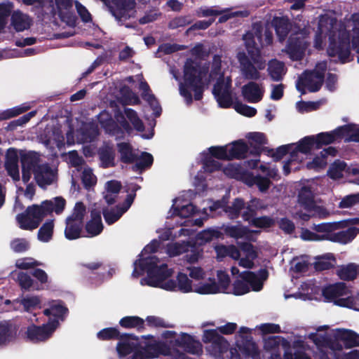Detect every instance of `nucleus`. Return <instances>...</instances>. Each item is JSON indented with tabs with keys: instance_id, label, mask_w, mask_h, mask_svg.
<instances>
[{
	"instance_id": "42",
	"label": "nucleus",
	"mask_w": 359,
	"mask_h": 359,
	"mask_svg": "<svg viewBox=\"0 0 359 359\" xmlns=\"http://www.w3.org/2000/svg\"><path fill=\"white\" fill-rule=\"evenodd\" d=\"M297 149L302 154H309L313 149H316L315 136H306L301 139L299 141L298 144L297 145Z\"/></svg>"
},
{
	"instance_id": "39",
	"label": "nucleus",
	"mask_w": 359,
	"mask_h": 359,
	"mask_svg": "<svg viewBox=\"0 0 359 359\" xmlns=\"http://www.w3.org/2000/svg\"><path fill=\"white\" fill-rule=\"evenodd\" d=\"M176 290L183 293H188L193 291L192 281L188 278L187 274L182 272L178 273L174 291Z\"/></svg>"
},
{
	"instance_id": "59",
	"label": "nucleus",
	"mask_w": 359,
	"mask_h": 359,
	"mask_svg": "<svg viewBox=\"0 0 359 359\" xmlns=\"http://www.w3.org/2000/svg\"><path fill=\"white\" fill-rule=\"evenodd\" d=\"M53 316L63 320L69 310L62 301H58L51 304Z\"/></svg>"
},
{
	"instance_id": "17",
	"label": "nucleus",
	"mask_w": 359,
	"mask_h": 359,
	"mask_svg": "<svg viewBox=\"0 0 359 359\" xmlns=\"http://www.w3.org/2000/svg\"><path fill=\"white\" fill-rule=\"evenodd\" d=\"M18 161L17 150L14 148H9L6 154L5 168L8 175L14 181L20 180Z\"/></svg>"
},
{
	"instance_id": "58",
	"label": "nucleus",
	"mask_w": 359,
	"mask_h": 359,
	"mask_svg": "<svg viewBox=\"0 0 359 359\" xmlns=\"http://www.w3.org/2000/svg\"><path fill=\"white\" fill-rule=\"evenodd\" d=\"M242 353L248 358H255L259 357V351L257 348V346L255 342L251 340H247V342L243 346V347L240 348Z\"/></svg>"
},
{
	"instance_id": "40",
	"label": "nucleus",
	"mask_w": 359,
	"mask_h": 359,
	"mask_svg": "<svg viewBox=\"0 0 359 359\" xmlns=\"http://www.w3.org/2000/svg\"><path fill=\"white\" fill-rule=\"evenodd\" d=\"M135 164L133 165V170H143L149 168L154 162L153 156L146 151L142 153L140 157L137 156V160L135 161Z\"/></svg>"
},
{
	"instance_id": "38",
	"label": "nucleus",
	"mask_w": 359,
	"mask_h": 359,
	"mask_svg": "<svg viewBox=\"0 0 359 359\" xmlns=\"http://www.w3.org/2000/svg\"><path fill=\"white\" fill-rule=\"evenodd\" d=\"M276 34L280 40H283L287 36L290 29L288 19L285 18H275L273 20Z\"/></svg>"
},
{
	"instance_id": "12",
	"label": "nucleus",
	"mask_w": 359,
	"mask_h": 359,
	"mask_svg": "<svg viewBox=\"0 0 359 359\" xmlns=\"http://www.w3.org/2000/svg\"><path fill=\"white\" fill-rule=\"evenodd\" d=\"M118 339L116 351L121 358L133 353L140 346L138 337L133 334H122Z\"/></svg>"
},
{
	"instance_id": "16",
	"label": "nucleus",
	"mask_w": 359,
	"mask_h": 359,
	"mask_svg": "<svg viewBox=\"0 0 359 359\" xmlns=\"http://www.w3.org/2000/svg\"><path fill=\"white\" fill-rule=\"evenodd\" d=\"M240 276L245 282L248 283L252 290L258 292L263 287L262 280L268 278L269 272L266 269H261L258 271V276L252 271H246L243 272Z\"/></svg>"
},
{
	"instance_id": "56",
	"label": "nucleus",
	"mask_w": 359,
	"mask_h": 359,
	"mask_svg": "<svg viewBox=\"0 0 359 359\" xmlns=\"http://www.w3.org/2000/svg\"><path fill=\"white\" fill-rule=\"evenodd\" d=\"M233 109L240 114L247 116L253 117L257 114V109L252 107L243 104L239 101H236Z\"/></svg>"
},
{
	"instance_id": "2",
	"label": "nucleus",
	"mask_w": 359,
	"mask_h": 359,
	"mask_svg": "<svg viewBox=\"0 0 359 359\" xmlns=\"http://www.w3.org/2000/svg\"><path fill=\"white\" fill-rule=\"evenodd\" d=\"M66 204V200L62 196L44 200L39 205H29L25 212L17 215L16 221L21 229L32 231L38 228L43 219L53 212L61 215Z\"/></svg>"
},
{
	"instance_id": "35",
	"label": "nucleus",
	"mask_w": 359,
	"mask_h": 359,
	"mask_svg": "<svg viewBox=\"0 0 359 359\" xmlns=\"http://www.w3.org/2000/svg\"><path fill=\"white\" fill-rule=\"evenodd\" d=\"M151 92L152 91H142L141 96L142 99L149 104L153 110L154 117L158 118L162 113V108L155 95L151 93Z\"/></svg>"
},
{
	"instance_id": "14",
	"label": "nucleus",
	"mask_w": 359,
	"mask_h": 359,
	"mask_svg": "<svg viewBox=\"0 0 359 359\" xmlns=\"http://www.w3.org/2000/svg\"><path fill=\"white\" fill-rule=\"evenodd\" d=\"M32 174L36 184L43 189H46L54 181L53 170L48 163H41Z\"/></svg>"
},
{
	"instance_id": "25",
	"label": "nucleus",
	"mask_w": 359,
	"mask_h": 359,
	"mask_svg": "<svg viewBox=\"0 0 359 359\" xmlns=\"http://www.w3.org/2000/svg\"><path fill=\"white\" fill-rule=\"evenodd\" d=\"M337 338L339 341L343 342L346 348L359 346V334L351 330H339Z\"/></svg>"
},
{
	"instance_id": "10",
	"label": "nucleus",
	"mask_w": 359,
	"mask_h": 359,
	"mask_svg": "<svg viewBox=\"0 0 359 359\" xmlns=\"http://www.w3.org/2000/svg\"><path fill=\"white\" fill-rule=\"evenodd\" d=\"M354 130L353 124H346L337 127L330 132L320 133L315 136L316 149H320L324 145H327L342 139Z\"/></svg>"
},
{
	"instance_id": "55",
	"label": "nucleus",
	"mask_w": 359,
	"mask_h": 359,
	"mask_svg": "<svg viewBox=\"0 0 359 359\" xmlns=\"http://www.w3.org/2000/svg\"><path fill=\"white\" fill-rule=\"evenodd\" d=\"M212 157L219 160L230 161L227 146H213L209 148Z\"/></svg>"
},
{
	"instance_id": "52",
	"label": "nucleus",
	"mask_w": 359,
	"mask_h": 359,
	"mask_svg": "<svg viewBox=\"0 0 359 359\" xmlns=\"http://www.w3.org/2000/svg\"><path fill=\"white\" fill-rule=\"evenodd\" d=\"M125 115V117L130 121L136 130L142 132L144 130L142 121L138 117L137 112L134 109H126Z\"/></svg>"
},
{
	"instance_id": "21",
	"label": "nucleus",
	"mask_w": 359,
	"mask_h": 359,
	"mask_svg": "<svg viewBox=\"0 0 359 359\" xmlns=\"http://www.w3.org/2000/svg\"><path fill=\"white\" fill-rule=\"evenodd\" d=\"M97 154L100 161L101 166L103 168L114 167L115 150L112 146L105 144L98 149Z\"/></svg>"
},
{
	"instance_id": "44",
	"label": "nucleus",
	"mask_w": 359,
	"mask_h": 359,
	"mask_svg": "<svg viewBox=\"0 0 359 359\" xmlns=\"http://www.w3.org/2000/svg\"><path fill=\"white\" fill-rule=\"evenodd\" d=\"M102 128L104 130L106 133L116 136V138H122L124 136V131L113 118L108 120V122L105 123Z\"/></svg>"
},
{
	"instance_id": "18",
	"label": "nucleus",
	"mask_w": 359,
	"mask_h": 359,
	"mask_svg": "<svg viewBox=\"0 0 359 359\" xmlns=\"http://www.w3.org/2000/svg\"><path fill=\"white\" fill-rule=\"evenodd\" d=\"M348 289L344 283H337L325 287L322 290V294L328 302H333L346 295Z\"/></svg>"
},
{
	"instance_id": "23",
	"label": "nucleus",
	"mask_w": 359,
	"mask_h": 359,
	"mask_svg": "<svg viewBox=\"0 0 359 359\" xmlns=\"http://www.w3.org/2000/svg\"><path fill=\"white\" fill-rule=\"evenodd\" d=\"M142 348L149 358H155L161 355H168L170 353V347L163 341H155L154 343L147 344Z\"/></svg>"
},
{
	"instance_id": "61",
	"label": "nucleus",
	"mask_w": 359,
	"mask_h": 359,
	"mask_svg": "<svg viewBox=\"0 0 359 359\" xmlns=\"http://www.w3.org/2000/svg\"><path fill=\"white\" fill-rule=\"evenodd\" d=\"M17 280L22 290H30L33 287L34 280L31 276L26 273H18Z\"/></svg>"
},
{
	"instance_id": "45",
	"label": "nucleus",
	"mask_w": 359,
	"mask_h": 359,
	"mask_svg": "<svg viewBox=\"0 0 359 359\" xmlns=\"http://www.w3.org/2000/svg\"><path fill=\"white\" fill-rule=\"evenodd\" d=\"M30 108L29 105L23 104L20 106L15 107L11 109H6L0 113V121L7 120L11 118L17 116L27 111Z\"/></svg>"
},
{
	"instance_id": "5",
	"label": "nucleus",
	"mask_w": 359,
	"mask_h": 359,
	"mask_svg": "<svg viewBox=\"0 0 359 359\" xmlns=\"http://www.w3.org/2000/svg\"><path fill=\"white\" fill-rule=\"evenodd\" d=\"M55 9L61 20L70 26L74 25L76 17L74 9L84 22H90L91 15L87 8L78 1L54 0Z\"/></svg>"
},
{
	"instance_id": "47",
	"label": "nucleus",
	"mask_w": 359,
	"mask_h": 359,
	"mask_svg": "<svg viewBox=\"0 0 359 359\" xmlns=\"http://www.w3.org/2000/svg\"><path fill=\"white\" fill-rule=\"evenodd\" d=\"M292 147L293 144H284L277 147L275 151L273 149L268 148L267 154L273 158L274 161L277 162L280 161L286 154H289Z\"/></svg>"
},
{
	"instance_id": "9",
	"label": "nucleus",
	"mask_w": 359,
	"mask_h": 359,
	"mask_svg": "<svg viewBox=\"0 0 359 359\" xmlns=\"http://www.w3.org/2000/svg\"><path fill=\"white\" fill-rule=\"evenodd\" d=\"M88 269V279L92 284L101 285L104 280L111 279L115 273L114 268L107 269L105 265L101 262H90L81 264Z\"/></svg>"
},
{
	"instance_id": "32",
	"label": "nucleus",
	"mask_w": 359,
	"mask_h": 359,
	"mask_svg": "<svg viewBox=\"0 0 359 359\" xmlns=\"http://www.w3.org/2000/svg\"><path fill=\"white\" fill-rule=\"evenodd\" d=\"M82 227V222L73 220L72 218H67L65 229V238L70 241L80 238Z\"/></svg>"
},
{
	"instance_id": "33",
	"label": "nucleus",
	"mask_w": 359,
	"mask_h": 359,
	"mask_svg": "<svg viewBox=\"0 0 359 359\" xmlns=\"http://www.w3.org/2000/svg\"><path fill=\"white\" fill-rule=\"evenodd\" d=\"M217 259H222L226 257H229L234 260H238L241 257L239 250L234 245H219L215 248Z\"/></svg>"
},
{
	"instance_id": "37",
	"label": "nucleus",
	"mask_w": 359,
	"mask_h": 359,
	"mask_svg": "<svg viewBox=\"0 0 359 359\" xmlns=\"http://www.w3.org/2000/svg\"><path fill=\"white\" fill-rule=\"evenodd\" d=\"M53 219L46 221L39 229L37 235L38 239L44 243L48 242L53 237Z\"/></svg>"
},
{
	"instance_id": "34",
	"label": "nucleus",
	"mask_w": 359,
	"mask_h": 359,
	"mask_svg": "<svg viewBox=\"0 0 359 359\" xmlns=\"http://www.w3.org/2000/svg\"><path fill=\"white\" fill-rule=\"evenodd\" d=\"M12 25L18 32L27 29L31 25V20L28 15L19 11H15L11 18Z\"/></svg>"
},
{
	"instance_id": "1",
	"label": "nucleus",
	"mask_w": 359,
	"mask_h": 359,
	"mask_svg": "<svg viewBox=\"0 0 359 359\" xmlns=\"http://www.w3.org/2000/svg\"><path fill=\"white\" fill-rule=\"evenodd\" d=\"M220 66L221 59L217 55L214 57L210 69L207 65L195 67L187 62L184 75L185 87L202 89L208 88L212 83L213 90H229L231 84L230 76L221 72Z\"/></svg>"
},
{
	"instance_id": "31",
	"label": "nucleus",
	"mask_w": 359,
	"mask_h": 359,
	"mask_svg": "<svg viewBox=\"0 0 359 359\" xmlns=\"http://www.w3.org/2000/svg\"><path fill=\"white\" fill-rule=\"evenodd\" d=\"M298 201L306 210H313L316 207L313 194L308 187H303L299 192Z\"/></svg>"
},
{
	"instance_id": "26",
	"label": "nucleus",
	"mask_w": 359,
	"mask_h": 359,
	"mask_svg": "<svg viewBox=\"0 0 359 359\" xmlns=\"http://www.w3.org/2000/svg\"><path fill=\"white\" fill-rule=\"evenodd\" d=\"M99 135L98 126L93 122L83 124L79 131L81 140L84 143L95 141Z\"/></svg>"
},
{
	"instance_id": "41",
	"label": "nucleus",
	"mask_w": 359,
	"mask_h": 359,
	"mask_svg": "<svg viewBox=\"0 0 359 359\" xmlns=\"http://www.w3.org/2000/svg\"><path fill=\"white\" fill-rule=\"evenodd\" d=\"M335 262L336 259L332 254H327L315 262L314 268L318 271L329 270L334 266Z\"/></svg>"
},
{
	"instance_id": "7",
	"label": "nucleus",
	"mask_w": 359,
	"mask_h": 359,
	"mask_svg": "<svg viewBox=\"0 0 359 359\" xmlns=\"http://www.w3.org/2000/svg\"><path fill=\"white\" fill-rule=\"evenodd\" d=\"M297 29L291 35L287 47V53L294 60H298L302 57L304 51L309 44L306 39L310 33L308 28H302L299 26Z\"/></svg>"
},
{
	"instance_id": "19",
	"label": "nucleus",
	"mask_w": 359,
	"mask_h": 359,
	"mask_svg": "<svg viewBox=\"0 0 359 359\" xmlns=\"http://www.w3.org/2000/svg\"><path fill=\"white\" fill-rule=\"evenodd\" d=\"M358 233V228L349 227L346 230L327 234L326 241L339 243L341 244H346L349 242H351Z\"/></svg>"
},
{
	"instance_id": "46",
	"label": "nucleus",
	"mask_w": 359,
	"mask_h": 359,
	"mask_svg": "<svg viewBox=\"0 0 359 359\" xmlns=\"http://www.w3.org/2000/svg\"><path fill=\"white\" fill-rule=\"evenodd\" d=\"M122 334L120 333L119 330L116 327H107L101 330L97 334V337L100 340H112L118 339Z\"/></svg>"
},
{
	"instance_id": "64",
	"label": "nucleus",
	"mask_w": 359,
	"mask_h": 359,
	"mask_svg": "<svg viewBox=\"0 0 359 359\" xmlns=\"http://www.w3.org/2000/svg\"><path fill=\"white\" fill-rule=\"evenodd\" d=\"M196 212V206L192 203L182 205L181 208L176 207L174 209V213L183 218H187Z\"/></svg>"
},
{
	"instance_id": "63",
	"label": "nucleus",
	"mask_w": 359,
	"mask_h": 359,
	"mask_svg": "<svg viewBox=\"0 0 359 359\" xmlns=\"http://www.w3.org/2000/svg\"><path fill=\"white\" fill-rule=\"evenodd\" d=\"M11 248L17 253L24 252L29 250V243L25 238H15L11 243Z\"/></svg>"
},
{
	"instance_id": "51",
	"label": "nucleus",
	"mask_w": 359,
	"mask_h": 359,
	"mask_svg": "<svg viewBox=\"0 0 359 359\" xmlns=\"http://www.w3.org/2000/svg\"><path fill=\"white\" fill-rule=\"evenodd\" d=\"M117 211L111 209L109 210L107 208H103L102 215L107 224L111 225L118 221L124 212H122V210L119 205H116Z\"/></svg>"
},
{
	"instance_id": "27",
	"label": "nucleus",
	"mask_w": 359,
	"mask_h": 359,
	"mask_svg": "<svg viewBox=\"0 0 359 359\" xmlns=\"http://www.w3.org/2000/svg\"><path fill=\"white\" fill-rule=\"evenodd\" d=\"M120 154V161L126 164L133 163L137 160V154L134 153L132 146L128 142H120L116 144Z\"/></svg>"
},
{
	"instance_id": "29",
	"label": "nucleus",
	"mask_w": 359,
	"mask_h": 359,
	"mask_svg": "<svg viewBox=\"0 0 359 359\" xmlns=\"http://www.w3.org/2000/svg\"><path fill=\"white\" fill-rule=\"evenodd\" d=\"M245 207V202L242 198H236L231 205L226 203L224 212L230 219H236L241 216L242 210Z\"/></svg>"
},
{
	"instance_id": "28",
	"label": "nucleus",
	"mask_w": 359,
	"mask_h": 359,
	"mask_svg": "<svg viewBox=\"0 0 359 359\" xmlns=\"http://www.w3.org/2000/svg\"><path fill=\"white\" fill-rule=\"evenodd\" d=\"M116 5V11H113V15L116 18H128L130 16L131 12L135 8L134 0H112Z\"/></svg>"
},
{
	"instance_id": "6",
	"label": "nucleus",
	"mask_w": 359,
	"mask_h": 359,
	"mask_svg": "<svg viewBox=\"0 0 359 359\" xmlns=\"http://www.w3.org/2000/svg\"><path fill=\"white\" fill-rule=\"evenodd\" d=\"M326 68V63L320 62L314 70L304 72L297 81V90H319L323 84Z\"/></svg>"
},
{
	"instance_id": "62",
	"label": "nucleus",
	"mask_w": 359,
	"mask_h": 359,
	"mask_svg": "<svg viewBox=\"0 0 359 359\" xmlns=\"http://www.w3.org/2000/svg\"><path fill=\"white\" fill-rule=\"evenodd\" d=\"M103 227L102 222L89 220L86 224L85 229L91 236H96L102 231Z\"/></svg>"
},
{
	"instance_id": "49",
	"label": "nucleus",
	"mask_w": 359,
	"mask_h": 359,
	"mask_svg": "<svg viewBox=\"0 0 359 359\" xmlns=\"http://www.w3.org/2000/svg\"><path fill=\"white\" fill-rule=\"evenodd\" d=\"M226 235L234 238H241L249 233L248 227L241 225L228 226L224 229Z\"/></svg>"
},
{
	"instance_id": "30",
	"label": "nucleus",
	"mask_w": 359,
	"mask_h": 359,
	"mask_svg": "<svg viewBox=\"0 0 359 359\" xmlns=\"http://www.w3.org/2000/svg\"><path fill=\"white\" fill-rule=\"evenodd\" d=\"M119 325L126 329L135 328L138 332H142L145 329V320L137 316L123 317L119 320Z\"/></svg>"
},
{
	"instance_id": "36",
	"label": "nucleus",
	"mask_w": 359,
	"mask_h": 359,
	"mask_svg": "<svg viewBox=\"0 0 359 359\" xmlns=\"http://www.w3.org/2000/svg\"><path fill=\"white\" fill-rule=\"evenodd\" d=\"M268 71L271 77L274 80H280L286 72L284 64L277 60H272L269 62Z\"/></svg>"
},
{
	"instance_id": "8",
	"label": "nucleus",
	"mask_w": 359,
	"mask_h": 359,
	"mask_svg": "<svg viewBox=\"0 0 359 359\" xmlns=\"http://www.w3.org/2000/svg\"><path fill=\"white\" fill-rule=\"evenodd\" d=\"M59 324L57 319L50 320L41 326L32 324L27 328V339L33 343L45 341L52 336Z\"/></svg>"
},
{
	"instance_id": "24",
	"label": "nucleus",
	"mask_w": 359,
	"mask_h": 359,
	"mask_svg": "<svg viewBox=\"0 0 359 359\" xmlns=\"http://www.w3.org/2000/svg\"><path fill=\"white\" fill-rule=\"evenodd\" d=\"M17 329L10 321H0V346H4L16 337Z\"/></svg>"
},
{
	"instance_id": "4",
	"label": "nucleus",
	"mask_w": 359,
	"mask_h": 359,
	"mask_svg": "<svg viewBox=\"0 0 359 359\" xmlns=\"http://www.w3.org/2000/svg\"><path fill=\"white\" fill-rule=\"evenodd\" d=\"M254 34L248 33L243 36L246 48L249 54L254 60L258 69L264 67V62L262 61H256L255 56L259 55V46L269 45L272 42V32L267 27H261L258 25H255Z\"/></svg>"
},
{
	"instance_id": "13",
	"label": "nucleus",
	"mask_w": 359,
	"mask_h": 359,
	"mask_svg": "<svg viewBox=\"0 0 359 359\" xmlns=\"http://www.w3.org/2000/svg\"><path fill=\"white\" fill-rule=\"evenodd\" d=\"M175 344L190 354L200 355L203 352L201 343L187 333H182L180 337L175 339Z\"/></svg>"
},
{
	"instance_id": "50",
	"label": "nucleus",
	"mask_w": 359,
	"mask_h": 359,
	"mask_svg": "<svg viewBox=\"0 0 359 359\" xmlns=\"http://www.w3.org/2000/svg\"><path fill=\"white\" fill-rule=\"evenodd\" d=\"M222 236V233L216 229H205L199 232L197 235V239L201 243H205L212 241L213 239L219 238Z\"/></svg>"
},
{
	"instance_id": "60",
	"label": "nucleus",
	"mask_w": 359,
	"mask_h": 359,
	"mask_svg": "<svg viewBox=\"0 0 359 359\" xmlns=\"http://www.w3.org/2000/svg\"><path fill=\"white\" fill-rule=\"evenodd\" d=\"M203 168L205 172L211 173L219 170L222 164L212 156H207L203 160Z\"/></svg>"
},
{
	"instance_id": "3",
	"label": "nucleus",
	"mask_w": 359,
	"mask_h": 359,
	"mask_svg": "<svg viewBox=\"0 0 359 359\" xmlns=\"http://www.w3.org/2000/svg\"><path fill=\"white\" fill-rule=\"evenodd\" d=\"M159 259L156 256H149L138 261V267L142 271H147V276L141 280L142 285L153 287H159L167 291L175 290L176 280L169 279L173 271L168 269L166 264L158 265Z\"/></svg>"
},
{
	"instance_id": "22",
	"label": "nucleus",
	"mask_w": 359,
	"mask_h": 359,
	"mask_svg": "<svg viewBox=\"0 0 359 359\" xmlns=\"http://www.w3.org/2000/svg\"><path fill=\"white\" fill-rule=\"evenodd\" d=\"M249 147L243 140L233 141L229 149L230 161L233 159L241 160L248 157Z\"/></svg>"
},
{
	"instance_id": "20",
	"label": "nucleus",
	"mask_w": 359,
	"mask_h": 359,
	"mask_svg": "<svg viewBox=\"0 0 359 359\" xmlns=\"http://www.w3.org/2000/svg\"><path fill=\"white\" fill-rule=\"evenodd\" d=\"M212 93L221 108H233L236 102L238 101L235 91H212Z\"/></svg>"
},
{
	"instance_id": "57",
	"label": "nucleus",
	"mask_w": 359,
	"mask_h": 359,
	"mask_svg": "<svg viewBox=\"0 0 359 359\" xmlns=\"http://www.w3.org/2000/svg\"><path fill=\"white\" fill-rule=\"evenodd\" d=\"M194 291L198 294H216L219 292V289L218 284L214 280L212 283L202 284L196 287Z\"/></svg>"
},
{
	"instance_id": "53",
	"label": "nucleus",
	"mask_w": 359,
	"mask_h": 359,
	"mask_svg": "<svg viewBox=\"0 0 359 359\" xmlns=\"http://www.w3.org/2000/svg\"><path fill=\"white\" fill-rule=\"evenodd\" d=\"M276 224L275 219L269 216H261L252 219L250 226L259 229H269L273 227Z\"/></svg>"
},
{
	"instance_id": "15",
	"label": "nucleus",
	"mask_w": 359,
	"mask_h": 359,
	"mask_svg": "<svg viewBox=\"0 0 359 359\" xmlns=\"http://www.w3.org/2000/svg\"><path fill=\"white\" fill-rule=\"evenodd\" d=\"M203 340L205 343H212L220 353H224L229 348V344L228 341L219 334L217 330H205Z\"/></svg>"
},
{
	"instance_id": "48",
	"label": "nucleus",
	"mask_w": 359,
	"mask_h": 359,
	"mask_svg": "<svg viewBox=\"0 0 359 359\" xmlns=\"http://www.w3.org/2000/svg\"><path fill=\"white\" fill-rule=\"evenodd\" d=\"M340 279L350 281L354 280L357 276L356 267L353 264H348L341 267L337 273Z\"/></svg>"
},
{
	"instance_id": "43",
	"label": "nucleus",
	"mask_w": 359,
	"mask_h": 359,
	"mask_svg": "<svg viewBox=\"0 0 359 359\" xmlns=\"http://www.w3.org/2000/svg\"><path fill=\"white\" fill-rule=\"evenodd\" d=\"M346 167V163L342 161H335L329 168L327 175L332 180L340 179L343 176V171Z\"/></svg>"
},
{
	"instance_id": "11",
	"label": "nucleus",
	"mask_w": 359,
	"mask_h": 359,
	"mask_svg": "<svg viewBox=\"0 0 359 359\" xmlns=\"http://www.w3.org/2000/svg\"><path fill=\"white\" fill-rule=\"evenodd\" d=\"M20 162L22 167V180L26 184L32 177V174L39 167L41 158L39 155L35 151H29L21 154Z\"/></svg>"
},
{
	"instance_id": "54",
	"label": "nucleus",
	"mask_w": 359,
	"mask_h": 359,
	"mask_svg": "<svg viewBox=\"0 0 359 359\" xmlns=\"http://www.w3.org/2000/svg\"><path fill=\"white\" fill-rule=\"evenodd\" d=\"M16 302H20L27 312L36 309L41 304V300L37 296L26 297L20 300L16 299Z\"/></svg>"
}]
</instances>
